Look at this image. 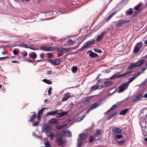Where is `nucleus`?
<instances>
[{
	"label": "nucleus",
	"instance_id": "obj_2",
	"mask_svg": "<svg viewBox=\"0 0 147 147\" xmlns=\"http://www.w3.org/2000/svg\"><path fill=\"white\" fill-rule=\"evenodd\" d=\"M145 62V61L144 60H140L135 63H132L130 64L127 68V69L129 70L133 68L139 66L143 64Z\"/></svg>",
	"mask_w": 147,
	"mask_h": 147
},
{
	"label": "nucleus",
	"instance_id": "obj_61",
	"mask_svg": "<svg viewBox=\"0 0 147 147\" xmlns=\"http://www.w3.org/2000/svg\"><path fill=\"white\" fill-rule=\"evenodd\" d=\"M51 71H47V74H50L51 73Z\"/></svg>",
	"mask_w": 147,
	"mask_h": 147
},
{
	"label": "nucleus",
	"instance_id": "obj_46",
	"mask_svg": "<svg viewBox=\"0 0 147 147\" xmlns=\"http://www.w3.org/2000/svg\"><path fill=\"white\" fill-rule=\"evenodd\" d=\"M39 123V121H38L36 122H34V123L32 124V125L33 126H37L38 125Z\"/></svg>",
	"mask_w": 147,
	"mask_h": 147
},
{
	"label": "nucleus",
	"instance_id": "obj_17",
	"mask_svg": "<svg viewBox=\"0 0 147 147\" xmlns=\"http://www.w3.org/2000/svg\"><path fill=\"white\" fill-rule=\"evenodd\" d=\"M113 131L114 132L113 134V135H114L115 133H121L122 132V130L121 129L117 127L113 129Z\"/></svg>",
	"mask_w": 147,
	"mask_h": 147
},
{
	"label": "nucleus",
	"instance_id": "obj_21",
	"mask_svg": "<svg viewBox=\"0 0 147 147\" xmlns=\"http://www.w3.org/2000/svg\"><path fill=\"white\" fill-rule=\"evenodd\" d=\"M125 140H124L118 141H117V144L118 146H121L124 144L125 143Z\"/></svg>",
	"mask_w": 147,
	"mask_h": 147
},
{
	"label": "nucleus",
	"instance_id": "obj_49",
	"mask_svg": "<svg viewBox=\"0 0 147 147\" xmlns=\"http://www.w3.org/2000/svg\"><path fill=\"white\" fill-rule=\"evenodd\" d=\"M64 52H67L69 51V50L67 48H62Z\"/></svg>",
	"mask_w": 147,
	"mask_h": 147
},
{
	"label": "nucleus",
	"instance_id": "obj_36",
	"mask_svg": "<svg viewBox=\"0 0 147 147\" xmlns=\"http://www.w3.org/2000/svg\"><path fill=\"white\" fill-rule=\"evenodd\" d=\"M117 13L116 12H115L111 14L109 16H108L107 19V21L109 20L112 17H113Z\"/></svg>",
	"mask_w": 147,
	"mask_h": 147
},
{
	"label": "nucleus",
	"instance_id": "obj_30",
	"mask_svg": "<svg viewBox=\"0 0 147 147\" xmlns=\"http://www.w3.org/2000/svg\"><path fill=\"white\" fill-rule=\"evenodd\" d=\"M42 81L45 83L49 84H51L52 83V82L50 80L47 79H44Z\"/></svg>",
	"mask_w": 147,
	"mask_h": 147
},
{
	"label": "nucleus",
	"instance_id": "obj_28",
	"mask_svg": "<svg viewBox=\"0 0 147 147\" xmlns=\"http://www.w3.org/2000/svg\"><path fill=\"white\" fill-rule=\"evenodd\" d=\"M125 23V21L123 20H120L118 21V26H122L123 24Z\"/></svg>",
	"mask_w": 147,
	"mask_h": 147
},
{
	"label": "nucleus",
	"instance_id": "obj_52",
	"mask_svg": "<svg viewBox=\"0 0 147 147\" xmlns=\"http://www.w3.org/2000/svg\"><path fill=\"white\" fill-rule=\"evenodd\" d=\"M8 57V56L5 57H0V60H2L4 59H5Z\"/></svg>",
	"mask_w": 147,
	"mask_h": 147
},
{
	"label": "nucleus",
	"instance_id": "obj_13",
	"mask_svg": "<svg viewBox=\"0 0 147 147\" xmlns=\"http://www.w3.org/2000/svg\"><path fill=\"white\" fill-rule=\"evenodd\" d=\"M27 44H22L21 45V46L22 47L26 48H29L31 49H32V50H36L38 49V48L37 47H33L32 46H30V47H29V46H27Z\"/></svg>",
	"mask_w": 147,
	"mask_h": 147
},
{
	"label": "nucleus",
	"instance_id": "obj_10",
	"mask_svg": "<svg viewBox=\"0 0 147 147\" xmlns=\"http://www.w3.org/2000/svg\"><path fill=\"white\" fill-rule=\"evenodd\" d=\"M113 83V82L111 81H106L104 82L102 85V87H106L111 86Z\"/></svg>",
	"mask_w": 147,
	"mask_h": 147
},
{
	"label": "nucleus",
	"instance_id": "obj_12",
	"mask_svg": "<svg viewBox=\"0 0 147 147\" xmlns=\"http://www.w3.org/2000/svg\"><path fill=\"white\" fill-rule=\"evenodd\" d=\"M127 84L126 83L122 84L119 87V90L121 92H123L126 89L125 87L127 86Z\"/></svg>",
	"mask_w": 147,
	"mask_h": 147
},
{
	"label": "nucleus",
	"instance_id": "obj_19",
	"mask_svg": "<svg viewBox=\"0 0 147 147\" xmlns=\"http://www.w3.org/2000/svg\"><path fill=\"white\" fill-rule=\"evenodd\" d=\"M32 113H33V114L30 117V121H28L29 122H33L34 120L36 117V113L34 112H33Z\"/></svg>",
	"mask_w": 147,
	"mask_h": 147
},
{
	"label": "nucleus",
	"instance_id": "obj_3",
	"mask_svg": "<svg viewBox=\"0 0 147 147\" xmlns=\"http://www.w3.org/2000/svg\"><path fill=\"white\" fill-rule=\"evenodd\" d=\"M95 42V40H91L87 41L86 42L85 45L79 49V51H82L85 48L89 47L92 45Z\"/></svg>",
	"mask_w": 147,
	"mask_h": 147
},
{
	"label": "nucleus",
	"instance_id": "obj_40",
	"mask_svg": "<svg viewBox=\"0 0 147 147\" xmlns=\"http://www.w3.org/2000/svg\"><path fill=\"white\" fill-rule=\"evenodd\" d=\"M94 136H90L89 137V141L90 142H92L94 141Z\"/></svg>",
	"mask_w": 147,
	"mask_h": 147
},
{
	"label": "nucleus",
	"instance_id": "obj_51",
	"mask_svg": "<svg viewBox=\"0 0 147 147\" xmlns=\"http://www.w3.org/2000/svg\"><path fill=\"white\" fill-rule=\"evenodd\" d=\"M116 107V106L115 105H113L112 107H111L110 109V110H112L114 108H115Z\"/></svg>",
	"mask_w": 147,
	"mask_h": 147
},
{
	"label": "nucleus",
	"instance_id": "obj_5",
	"mask_svg": "<svg viewBox=\"0 0 147 147\" xmlns=\"http://www.w3.org/2000/svg\"><path fill=\"white\" fill-rule=\"evenodd\" d=\"M48 62L51 64L56 66L59 65L61 61L60 59L59 58L49 60Z\"/></svg>",
	"mask_w": 147,
	"mask_h": 147
},
{
	"label": "nucleus",
	"instance_id": "obj_45",
	"mask_svg": "<svg viewBox=\"0 0 147 147\" xmlns=\"http://www.w3.org/2000/svg\"><path fill=\"white\" fill-rule=\"evenodd\" d=\"M116 112H115L114 113L112 114V115H111L109 117V119H110L112 118L113 117H114L116 115Z\"/></svg>",
	"mask_w": 147,
	"mask_h": 147
},
{
	"label": "nucleus",
	"instance_id": "obj_64",
	"mask_svg": "<svg viewBox=\"0 0 147 147\" xmlns=\"http://www.w3.org/2000/svg\"><path fill=\"white\" fill-rule=\"evenodd\" d=\"M144 97L145 98H147V93H146V94H145L144 96Z\"/></svg>",
	"mask_w": 147,
	"mask_h": 147
},
{
	"label": "nucleus",
	"instance_id": "obj_24",
	"mask_svg": "<svg viewBox=\"0 0 147 147\" xmlns=\"http://www.w3.org/2000/svg\"><path fill=\"white\" fill-rule=\"evenodd\" d=\"M137 77V76H134L130 78L127 82V83H126L127 85L128 84L130 83Z\"/></svg>",
	"mask_w": 147,
	"mask_h": 147
},
{
	"label": "nucleus",
	"instance_id": "obj_4",
	"mask_svg": "<svg viewBox=\"0 0 147 147\" xmlns=\"http://www.w3.org/2000/svg\"><path fill=\"white\" fill-rule=\"evenodd\" d=\"M132 72L131 71H129L127 72L125 74L119 75V73H117L114 74L110 78V79L111 80H113L116 78H120L122 77L125 76L131 73Z\"/></svg>",
	"mask_w": 147,
	"mask_h": 147
},
{
	"label": "nucleus",
	"instance_id": "obj_44",
	"mask_svg": "<svg viewBox=\"0 0 147 147\" xmlns=\"http://www.w3.org/2000/svg\"><path fill=\"white\" fill-rule=\"evenodd\" d=\"M52 89V87H51L49 89L48 93L49 95H50L51 93V90Z\"/></svg>",
	"mask_w": 147,
	"mask_h": 147
},
{
	"label": "nucleus",
	"instance_id": "obj_35",
	"mask_svg": "<svg viewBox=\"0 0 147 147\" xmlns=\"http://www.w3.org/2000/svg\"><path fill=\"white\" fill-rule=\"evenodd\" d=\"M74 43H75L73 42V41L71 39L68 40L67 42V44L69 45H73Z\"/></svg>",
	"mask_w": 147,
	"mask_h": 147
},
{
	"label": "nucleus",
	"instance_id": "obj_57",
	"mask_svg": "<svg viewBox=\"0 0 147 147\" xmlns=\"http://www.w3.org/2000/svg\"><path fill=\"white\" fill-rule=\"evenodd\" d=\"M44 56V54H41L40 55V56L41 58H43Z\"/></svg>",
	"mask_w": 147,
	"mask_h": 147
},
{
	"label": "nucleus",
	"instance_id": "obj_50",
	"mask_svg": "<svg viewBox=\"0 0 147 147\" xmlns=\"http://www.w3.org/2000/svg\"><path fill=\"white\" fill-rule=\"evenodd\" d=\"M105 31H104L101 32V35H100L101 36H102V37H103H103H104V36L105 35Z\"/></svg>",
	"mask_w": 147,
	"mask_h": 147
},
{
	"label": "nucleus",
	"instance_id": "obj_56",
	"mask_svg": "<svg viewBox=\"0 0 147 147\" xmlns=\"http://www.w3.org/2000/svg\"><path fill=\"white\" fill-rule=\"evenodd\" d=\"M42 61V60H35V61L36 62V63H37L38 62L40 61Z\"/></svg>",
	"mask_w": 147,
	"mask_h": 147
},
{
	"label": "nucleus",
	"instance_id": "obj_9",
	"mask_svg": "<svg viewBox=\"0 0 147 147\" xmlns=\"http://www.w3.org/2000/svg\"><path fill=\"white\" fill-rule=\"evenodd\" d=\"M143 97V94H138L136 98L133 101V103H135L141 100V99Z\"/></svg>",
	"mask_w": 147,
	"mask_h": 147
},
{
	"label": "nucleus",
	"instance_id": "obj_54",
	"mask_svg": "<svg viewBox=\"0 0 147 147\" xmlns=\"http://www.w3.org/2000/svg\"><path fill=\"white\" fill-rule=\"evenodd\" d=\"M60 52H61V54L62 55H63L64 52L63 51V50L62 49H60Z\"/></svg>",
	"mask_w": 147,
	"mask_h": 147
},
{
	"label": "nucleus",
	"instance_id": "obj_47",
	"mask_svg": "<svg viewBox=\"0 0 147 147\" xmlns=\"http://www.w3.org/2000/svg\"><path fill=\"white\" fill-rule=\"evenodd\" d=\"M67 126V124L62 125L61 126H59V129H61L62 127H65Z\"/></svg>",
	"mask_w": 147,
	"mask_h": 147
},
{
	"label": "nucleus",
	"instance_id": "obj_62",
	"mask_svg": "<svg viewBox=\"0 0 147 147\" xmlns=\"http://www.w3.org/2000/svg\"><path fill=\"white\" fill-rule=\"evenodd\" d=\"M86 115V114H85V115H84L82 118L80 119V121L82 120L85 117Z\"/></svg>",
	"mask_w": 147,
	"mask_h": 147
},
{
	"label": "nucleus",
	"instance_id": "obj_37",
	"mask_svg": "<svg viewBox=\"0 0 147 147\" xmlns=\"http://www.w3.org/2000/svg\"><path fill=\"white\" fill-rule=\"evenodd\" d=\"M47 54L48 55L47 57L48 59H51L53 58V55L52 53H48Z\"/></svg>",
	"mask_w": 147,
	"mask_h": 147
},
{
	"label": "nucleus",
	"instance_id": "obj_42",
	"mask_svg": "<svg viewBox=\"0 0 147 147\" xmlns=\"http://www.w3.org/2000/svg\"><path fill=\"white\" fill-rule=\"evenodd\" d=\"M19 51L15 49L13 51V53L14 55H18L19 53Z\"/></svg>",
	"mask_w": 147,
	"mask_h": 147
},
{
	"label": "nucleus",
	"instance_id": "obj_58",
	"mask_svg": "<svg viewBox=\"0 0 147 147\" xmlns=\"http://www.w3.org/2000/svg\"><path fill=\"white\" fill-rule=\"evenodd\" d=\"M93 96H90L88 97V100H90L93 98Z\"/></svg>",
	"mask_w": 147,
	"mask_h": 147
},
{
	"label": "nucleus",
	"instance_id": "obj_27",
	"mask_svg": "<svg viewBox=\"0 0 147 147\" xmlns=\"http://www.w3.org/2000/svg\"><path fill=\"white\" fill-rule=\"evenodd\" d=\"M132 8H129L128 10H127L125 12L126 15H131L132 14L133 12L132 11Z\"/></svg>",
	"mask_w": 147,
	"mask_h": 147
},
{
	"label": "nucleus",
	"instance_id": "obj_18",
	"mask_svg": "<svg viewBox=\"0 0 147 147\" xmlns=\"http://www.w3.org/2000/svg\"><path fill=\"white\" fill-rule=\"evenodd\" d=\"M129 110V109L128 108H126L125 109L122 110L119 113V114L120 115H125L128 111Z\"/></svg>",
	"mask_w": 147,
	"mask_h": 147
},
{
	"label": "nucleus",
	"instance_id": "obj_59",
	"mask_svg": "<svg viewBox=\"0 0 147 147\" xmlns=\"http://www.w3.org/2000/svg\"><path fill=\"white\" fill-rule=\"evenodd\" d=\"M27 61H29V62H30V63H33L34 62V61H33L32 60H27Z\"/></svg>",
	"mask_w": 147,
	"mask_h": 147
},
{
	"label": "nucleus",
	"instance_id": "obj_23",
	"mask_svg": "<svg viewBox=\"0 0 147 147\" xmlns=\"http://www.w3.org/2000/svg\"><path fill=\"white\" fill-rule=\"evenodd\" d=\"M99 105L98 103H95L90 107V109H94L97 107Z\"/></svg>",
	"mask_w": 147,
	"mask_h": 147
},
{
	"label": "nucleus",
	"instance_id": "obj_25",
	"mask_svg": "<svg viewBox=\"0 0 147 147\" xmlns=\"http://www.w3.org/2000/svg\"><path fill=\"white\" fill-rule=\"evenodd\" d=\"M56 141L60 140H63V138L61 136V134L60 133H58L56 136Z\"/></svg>",
	"mask_w": 147,
	"mask_h": 147
},
{
	"label": "nucleus",
	"instance_id": "obj_53",
	"mask_svg": "<svg viewBox=\"0 0 147 147\" xmlns=\"http://www.w3.org/2000/svg\"><path fill=\"white\" fill-rule=\"evenodd\" d=\"M143 73V72L142 71L139 72H138V73L137 74V75L135 76H137V77L139 76L140 74L142 73Z\"/></svg>",
	"mask_w": 147,
	"mask_h": 147
},
{
	"label": "nucleus",
	"instance_id": "obj_41",
	"mask_svg": "<svg viewBox=\"0 0 147 147\" xmlns=\"http://www.w3.org/2000/svg\"><path fill=\"white\" fill-rule=\"evenodd\" d=\"M142 6V5L141 4L139 3L137 6H135V9L136 10H138L139 9V8L141 7Z\"/></svg>",
	"mask_w": 147,
	"mask_h": 147
},
{
	"label": "nucleus",
	"instance_id": "obj_32",
	"mask_svg": "<svg viewBox=\"0 0 147 147\" xmlns=\"http://www.w3.org/2000/svg\"><path fill=\"white\" fill-rule=\"evenodd\" d=\"M46 134L48 137L50 136L53 137L54 136L53 133L50 131L47 132L46 133Z\"/></svg>",
	"mask_w": 147,
	"mask_h": 147
},
{
	"label": "nucleus",
	"instance_id": "obj_48",
	"mask_svg": "<svg viewBox=\"0 0 147 147\" xmlns=\"http://www.w3.org/2000/svg\"><path fill=\"white\" fill-rule=\"evenodd\" d=\"M45 147H50V145L49 142H47L45 143Z\"/></svg>",
	"mask_w": 147,
	"mask_h": 147
},
{
	"label": "nucleus",
	"instance_id": "obj_39",
	"mask_svg": "<svg viewBox=\"0 0 147 147\" xmlns=\"http://www.w3.org/2000/svg\"><path fill=\"white\" fill-rule=\"evenodd\" d=\"M103 38V37H102V36L100 35L98 36L97 38H96V40L97 41H100Z\"/></svg>",
	"mask_w": 147,
	"mask_h": 147
},
{
	"label": "nucleus",
	"instance_id": "obj_63",
	"mask_svg": "<svg viewBox=\"0 0 147 147\" xmlns=\"http://www.w3.org/2000/svg\"><path fill=\"white\" fill-rule=\"evenodd\" d=\"M92 110V109H90H90H88V110L87 111V112H86L87 114L88 113H89V111H90L91 110Z\"/></svg>",
	"mask_w": 147,
	"mask_h": 147
},
{
	"label": "nucleus",
	"instance_id": "obj_14",
	"mask_svg": "<svg viewBox=\"0 0 147 147\" xmlns=\"http://www.w3.org/2000/svg\"><path fill=\"white\" fill-rule=\"evenodd\" d=\"M89 53V55L91 58H95L98 57V56L97 54L91 51H88L87 53L88 54Z\"/></svg>",
	"mask_w": 147,
	"mask_h": 147
},
{
	"label": "nucleus",
	"instance_id": "obj_6",
	"mask_svg": "<svg viewBox=\"0 0 147 147\" xmlns=\"http://www.w3.org/2000/svg\"><path fill=\"white\" fill-rule=\"evenodd\" d=\"M40 50L45 51H53L55 50V48L53 47H49L48 46L41 47L40 48Z\"/></svg>",
	"mask_w": 147,
	"mask_h": 147
},
{
	"label": "nucleus",
	"instance_id": "obj_22",
	"mask_svg": "<svg viewBox=\"0 0 147 147\" xmlns=\"http://www.w3.org/2000/svg\"><path fill=\"white\" fill-rule=\"evenodd\" d=\"M58 111H55L48 112L47 113V114L48 115H56Z\"/></svg>",
	"mask_w": 147,
	"mask_h": 147
},
{
	"label": "nucleus",
	"instance_id": "obj_7",
	"mask_svg": "<svg viewBox=\"0 0 147 147\" xmlns=\"http://www.w3.org/2000/svg\"><path fill=\"white\" fill-rule=\"evenodd\" d=\"M142 46V42L138 43L134 47V52L135 54L137 53L139 51Z\"/></svg>",
	"mask_w": 147,
	"mask_h": 147
},
{
	"label": "nucleus",
	"instance_id": "obj_34",
	"mask_svg": "<svg viewBox=\"0 0 147 147\" xmlns=\"http://www.w3.org/2000/svg\"><path fill=\"white\" fill-rule=\"evenodd\" d=\"M57 142L59 145H61L62 144H63L64 143V141L63 140H59L57 141Z\"/></svg>",
	"mask_w": 147,
	"mask_h": 147
},
{
	"label": "nucleus",
	"instance_id": "obj_1",
	"mask_svg": "<svg viewBox=\"0 0 147 147\" xmlns=\"http://www.w3.org/2000/svg\"><path fill=\"white\" fill-rule=\"evenodd\" d=\"M87 137V135L85 133L81 134L79 135V138H78V143L77 145L78 147H80L81 146L83 142L86 140Z\"/></svg>",
	"mask_w": 147,
	"mask_h": 147
},
{
	"label": "nucleus",
	"instance_id": "obj_15",
	"mask_svg": "<svg viewBox=\"0 0 147 147\" xmlns=\"http://www.w3.org/2000/svg\"><path fill=\"white\" fill-rule=\"evenodd\" d=\"M63 96L62 99V101H63L67 100L71 97V96L69 93H67L63 95Z\"/></svg>",
	"mask_w": 147,
	"mask_h": 147
},
{
	"label": "nucleus",
	"instance_id": "obj_38",
	"mask_svg": "<svg viewBox=\"0 0 147 147\" xmlns=\"http://www.w3.org/2000/svg\"><path fill=\"white\" fill-rule=\"evenodd\" d=\"M123 138V135L120 134H117V135L115 136V139H120Z\"/></svg>",
	"mask_w": 147,
	"mask_h": 147
},
{
	"label": "nucleus",
	"instance_id": "obj_33",
	"mask_svg": "<svg viewBox=\"0 0 147 147\" xmlns=\"http://www.w3.org/2000/svg\"><path fill=\"white\" fill-rule=\"evenodd\" d=\"M29 56L34 59L36 58L37 57V55L34 52H33L31 54H29Z\"/></svg>",
	"mask_w": 147,
	"mask_h": 147
},
{
	"label": "nucleus",
	"instance_id": "obj_43",
	"mask_svg": "<svg viewBox=\"0 0 147 147\" xmlns=\"http://www.w3.org/2000/svg\"><path fill=\"white\" fill-rule=\"evenodd\" d=\"M94 51H95L98 53H101L102 52V51L101 50L98 49L96 48L94 49Z\"/></svg>",
	"mask_w": 147,
	"mask_h": 147
},
{
	"label": "nucleus",
	"instance_id": "obj_20",
	"mask_svg": "<svg viewBox=\"0 0 147 147\" xmlns=\"http://www.w3.org/2000/svg\"><path fill=\"white\" fill-rule=\"evenodd\" d=\"M102 133V131L100 129H98L96 130L95 133L94 134V137H97L100 135Z\"/></svg>",
	"mask_w": 147,
	"mask_h": 147
},
{
	"label": "nucleus",
	"instance_id": "obj_11",
	"mask_svg": "<svg viewBox=\"0 0 147 147\" xmlns=\"http://www.w3.org/2000/svg\"><path fill=\"white\" fill-rule=\"evenodd\" d=\"M45 107H44L38 111L37 118L39 120L41 119L42 115L44 111L45 110Z\"/></svg>",
	"mask_w": 147,
	"mask_h": 147
},
{
	"label": "nucleus",
	"instance_id": "obj_31",
	"mask_svg": "<svg viewBox=\"0 0 147 147\" xmlns=\"http://www.w3.org/2000/svg\"><path fill=\"white\" fill-rule=\"evenodd\" d=\"M78 68L77 66H74L72 68L71 71L74 73H76L78 70Z\"/></svg>",
	"mask_w": 147,
	"mask_h": 147
},
{
	"label": "nucleus",
	"instance_id": "obj_26",
	"mask_svg": "<svg viewBox=\"0 0 147 147\" xmlns=\"http://www.w3.org/2000/svg\"><path fill=\"white\" fill-rule=\"evenodd\" d=\"M49 123H50L56 124L57 123V120L55 118H52L50 119L49 121Z\"/></svg>",
	"mask_w": 147,
	"mask_h": 147
},
{
	"label": "nucleus",
	"instance_id": "obj_29",
	"mask_svg": "<svg viewBox=\"0 0 147 147\" xmlns=\"http://www.w3.org/2000/svg\"><path fill=\"white\" fill-rule=\"evenodd\" d=\"M98 85H95L94 86L92 87L90 89L91 91H93L96 90L98 87Z\"/></svg>",
	"mask_w": 147,
	"mask_h": 147
},
{
	"label": "nucleus",
	"instance_id": "obj_16",
	"mask_svg": "<svg viewBox=\"0 0 147 147\" xmlns=\"http://www.w3.org/2000/svg\"><path fill=\"white\" fill-rule=\"evenodd\" d=\"M67 113H68L67 112H63L62 113H57V115L58 117H61L67 115Z\"/></svg>",
	"mask_w": 147,
	"mask_h": 147
},
{
	"label": "nucleus",
	"instance_id": "obj_55",
	"mask_svg": "<svg viewBox=\"0 0 147 147\" xmlns=\"http://www.w3.org/2000/svg\"><path fill=\"white\" fill-rule=\"evenodd\" d=\"M11 62L13 63H18L19 62L18 61H16V60L12 61Z\"/></svg>",
	"mask_w": 147,
	"mask_h": 147
},
{
	"label": "nucleus",
	"instance_id": "obj_8",
	"mask_svg": "<svg viewBox=\"0 0 147 147\" xmlns=\"http://www.w3.org/2000/svg\"><path fill=\"white\" fill-rule=\"evenodd\" d=\"M61 133L62 136L65 137H70L71 136V133L69 131H67L65 130L62 131Z\"/></svg>",
	"mask_w": 147,
	"mask_h": 147
},
{
	"label": "nucleus",
	"instance_id": "obj_60",
	"mask_svg": "<svg viewBox=\"0 0 147 147\" xmlns=\"http://www.w3.org/2000/svg\"><path fill=\"white\" fill-rule=\"evenodd\" d=\"M28 54L27 53H25L23 54V56L24 57H26L27 56Z\"/></svg>",
	"mask_w": 147,
	"mask_h": 147
}]
</instances>
